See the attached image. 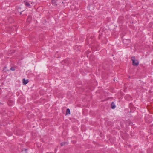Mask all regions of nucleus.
I'll return each instance as SVG.
<instances>
[{
  "label": "nucleus",
  "mask_w": 153,
  "mask_h": 153,
  "mask_svg": "<svg viewBox=\"0 0 153 153\" xmlns=\"http://www.w3.org/2000/svg\"><path fill=\"white\" fill-rule=\"evenodd\" d=\"M131 60L132 61V64L134 66H137L138 65L139 62L138 60H135L134 57L131 58Z\"/></svg>",
  "instance_id": "f257e3e1"
},
{
  "label": "nucleus",
  "mask_w": 153,
  "mask_h": 153,
  "mask_svg": "<svg viewBox=\"0 0 153 153\" xmlns=\"http://www.w3.org/2000/svg\"><path fill=\"white\" fill-rule=\"evenodd\" d=\"M123 42V43L125 45H128L131 43V40L129 39H124Z\"/></svg>",
  "instance_id": "f03ea898"
},
{
  "label": "nucleus",
  "mask_w": 153,
  "mask_h": 153,
  "mask_svg": "<svg viewBox=\"0 0 153 153\" xmlns=\"http://www.w3.org/2000/svg\"><path fill=\"white\" fill-rule=\"evenodd\" d=\"M24 3L26 6L30 7V4L28 2H26L25 1H24Z\"/></svg>",
  "instance_id": "7ed1b4c3"
},
{
  "label": "nucleus",
  "mask_w": 153,
  "mask_h": 153,
  "mask_svg": "<svg viewBox=\"0 0 153 153\" xmlns=\"http://www.w3.org/2000/svg\"><path fill=\"white\" fill-rule=\"evenodd\" d=\"M111 107L113 109H114L116 107L115 104L113 102L111 103Z\"/></svg>",
  "instance_id": "20e7f679"
},
{
  "label": "nucleus",
  "mask_w": 153,
  "mask_h": 153,
  "mask_svg": "<svg viewBox=\"0 0 153 153\" xmlns=\"http://www.w3.org/2000/svg\"><path fill=\"white\" fill-rule=\"evenodd\" d=\"M28 82V80H26L25 79H23V84L24 85H26Z\"/></svg>",
  "instance_id": "39448f33"
},
{
  "label": "nucleus",
  "mask_w": 153,
  "mask_h": 153,
  "mask_svg": "<svg viewBox=\"0 0 153 153\" xmlns=\"http://www.w3.org/2000/svg\"><path fill=\"white\" fill-rule=\"evenodd\" d=\"M68 114H70V110L69 108H68L66 109V115Z\"/></svg>",
  "instance_id": "423d86ee"
},
{
  "label": "nucleus",
  "mask_w": 153,
  "mask_h": 153,
  "mask_svg": "<svg viewBox=\"0 0 153 153\" xmlns=\"http://www.w3.org/2000/svg\"><path fill=\"white\" fill-rule=\"evenodd\" d=\"M66 144H67L68 143L66 142H62L61 143V146H63L65 145Z\"/></svg>",
  "instance_id": "0eeeda50"
},
{
  "label": "nucleus",
  "mask_w": 153,
  "mask_h": 153,
  "mask_svg": "<svg viewBox=\"0 0 153 153\" xmlns=\"http://www.w3.org/2000/svg\"><path fill=\"white\" fill-rule=\"evenodd\" d=\"M56 1H57V0H52L51 3L53 4H54L55 3Z\"/></svg>",
  "instance_id": "6e6552de"
},
{
  "label": "nucleus",
  "mask_w": 153,
  "mask_h": 153,
  "mask_svg": "<svg viewBox=\"0 0 153 153\" xmlns=\"http://www.w3.org/2000/svg\"><path fill=\"white\" fill-rule=\"evenodd\" d=\"M10 70L12 71H14L15 70V68L14 67H12L10 68Z\"/></svg>",
  "instance_id": "1a4fd4ad"
},
{
  "label": "nucleus",
  "mask_w": 153,
  "mask_h": 153,
  "mask_svg": "<svg viewBox=\"0 0 153 153\" xmlns=\"http://www.w3.org/2000/svg\"><path fill=\"white\" fill-rule=\"evenodd\" d=\"M64 62H65L66 64H67L68 63V60H64Z\"/></svg>",
  "instance_id": "9d476101"
},
{
  "label": "nucleus",
  "mask_w": 153,
  "mask_h": 153,
  "mask_svg": "<svg viewBox=\"0 0 153 153\" xmlns=\"http://www.w3.org/2000/svg\"><path fill=\"white\" fill-rule=\"evenodd\" d=\"M8 105H10V106H11L12 105L10 104L9 103H8Z\"/></svg>",
  "instance_id": "9b49d317"
},
{
  "label": "nucleus",
  "mask_w": 153,
  "mask_h": 153,
  "mask_svg": "<svg viewBox=\"0 0 153 153\" xmlns=\"http://www.w3.org/2000/svg\"><path fill=\"white\" fill-rule=\"evenodd\" d=\"M13 101H12V103H13Z\"/></svg>",
  "instance_id": "f8f14e48"
}]
</instances>
